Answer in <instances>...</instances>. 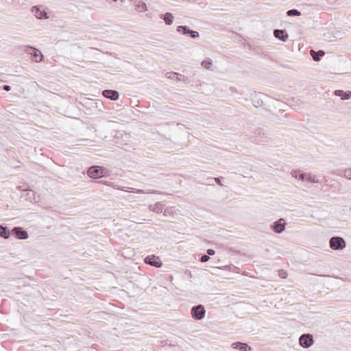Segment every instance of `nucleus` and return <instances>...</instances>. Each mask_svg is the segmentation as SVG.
<instances>
[{"instance_id": "obj_1", "label": "nucleus", "mask_w": 351, "mask_h": 351, "mask_svg": "<svg viewBox=\"0 0 351 351\" xmlns=\"http://www.w3.org/2000/svg\"><path fill=\"white\" fill-rule=\"evenodd\" d=\"M267 138V132L261 128L256 129L250 137V141L256 144H260L266 142Z\"/></svg>"}, {"instance_id": "obj_2", "label": "nucleus", "mask_w": 351, "mask_h": 351, "mask_svg": "<svg viewBox=\"0 0 351 351\" xmlns=\"http://www.w3.org/2000/svg\"><path fill=\"white\" fill-rule=\"evenodd\" d=\"M291 175L296 179H299L302 181H306L309 183H317L319 182L318 179L315 176H311L310 174L303 173L300 170L293 171L291 172Z\"/></svg>"}, {"instance_id": "obj_3", "label": "nucleus", "mask_w": 351, "mask_h": 351, "mask_svg": "<svg viewBox=\"0 0 351 351\" xmlns=\"http://www.w3.org/2000/svg\"><path fill=\"white\" fill-rule=\"evenodd\" d=\"M330 247L333 250H342L346 246V241L340 237H332L329 241Z\"/></svg>"}, {"instance_id": "obj_4", "label": "nucleus", "mask_w": 351, "mask_h": 351, "mask_svg": "<svg viewBox=\"0 0 351 351\" xmlns=\"http://www.w3.org/2000/svg\"><path fill=\"white\" fill-rule=\"evenodd\" d=\"M191 314L195 320H201L205 317L206 309L202 304H198L191 308Z\"/></svg>"}, {"instance_id": "obj_5", "label": "nucleus", "mask_w": 351, "mask_h": 351, "mask_svg": "<svg viewBox=\"0 0 351 351\" xmlns=\"http://www.w3.org/2000/svg\"><path fill=\"white\" fill-rule=\"evenodd\" d=\"M313 342V337L309 333L303 334L299 338V343L304 348H310Z\"/></svg>"}, {"instance_id": "obj_6", "label": "nucleus", "mask_w": 351, "mask_h": 351, "mask_svg": "<svg viewBox=\"0 0 351 351\" xmlns=\"http://www.w3.org/2000/svg\"><path fill=\"white\" fill-rule=\"evenodd\" d=\"M104 169L99 166H91L88 169L87 174L91 178H99L103 176Z\"/></svg>"}, {"instance_id": "obj_7", "label": "nucleus", "mask_w": 351, "mask_h": 351, "mask_svg": "<svg viewBox=\"0 0 351 351\" xmlns=\"http://www.w3.org/2000/svg\"><path fill=\"white\" fill-rule=\"evenodd\" d=\"M11 234L18 239H27L29 237L28 232L23 228L19 226L14 227L11 230Z\"/></svg>"}, {"instance_id": "obj_8", "label": "nucleus", "mask_w": 351, "mask_h": 351, "mask_svg": "<svg viewBox=\"0 0 351 351\" xmlns=\"http://www.w3.org/2000/svg\"><path fill=\"white\" fill-rule=\"evenodd\" d=\"M144 262L147 265L155 267L156 268H160L162 265V263L159 257L154 255H149L146 256L144 259Z\"/></svg>"}, {"instance_id": "obj_9", "label": "nucleus", "mask_w": 351, "mask_h": 351, "mask_svg": "<svg viewBox=\"0 0 351 351\" xmlns=\"http://www.w3.org/2000/svg\"><path fill=\"white\" fill-rule=\"evenodd\" d=\"M285 225L286 223L285 219L281 218L273 223L271 225V229L274 232L280 234L285 230Z\"/></svg>"}, {"instance_id": "obj_10", "label": "nucleus", "mask_w": 351, "mask_h": 351, "mask_svg": "<svg viewBox=\"0 0 351 351\" xmlns=\"http://www.w3.org/2000/svg\"><path fill=\"white\" fill-rule=\"evenodd\" d=\"M32 12L38 19H45L49 18L47 13L45 10H41L38 6H33L32 8Z\"/></svg>"}, {"instance_id": "obj_11", "label": "nucleus", "mask_w": 351, "mask_h": 351, "mask_svg": "<svg viewBox=\"0 0 351 351\" xmlns=\"http://www.w3.org/2000/svg\"><path fill=\"white\" fill-rule=\"evenodd\" d=\"M102 95L107 99L112 101H116L119 99V94L117 90H104L102 92Z\"/></svg>"}, {"instance_id": "obj_12", "label": "nucleus", "mask_w": 351, "mask_h": 351, "mask_svg": "<svg viewBox=\"0 0 351 351\" xmlns=\"http://www.w3.org/2000/svg\"><path fill=\"white\" fill-rule=\"evenodd\" d=\"M166 75L168 78L175 80L178 82L183 81L184 83L189 82L188 77L182 76V75L176 72L167 73Z\"/></svg>"}, {"instance_id": "obj_13", "label": "nucleus", "mask_w": 351, "mask_h": 351, "mask_svg": "<svg viewBox=\"0 0 351 351\" xmlns=\"http://www.w3.org/2000/svg\"><path fill=\"white\" fill-rule=\"evenodd\" d=\"M27 49L32 51V52L28 51V53L33 56V59L36 62H40L43 60V56L39 50L30 46L27 47Z\"/></svg>"}, {"instance_id": "obj_14", "label": "nucleus", "mask_w": 351, "mask_h": 351, "mask_svg": "<svg viewBox=\"0 0 351 351\" xmlns=\"http://www.w3.org/2000/svg\"><path fill=\"white\" fill-rule=\"evenodd\" d=\"M231 347L240 351H250L252 350L251 347L246 343L239 341L232 343Z\"/></svg>"}, {"instance_id": "obj_15", "label": "nucleus", "mask_w": 351, "mask_h": 351, "mask_svg": "<svg viewBox=\"0 0 351 351\" xmlns=\"http://www.w3.org/2000/svg\"><path fill=\"white\" fill-rule=\"evenodd\" d=\"M274 35L276 38L282 41H286L288 38V34L285 29H275Z\"/></svg>"}, {"instance_id": "obj_16", "label": "nucleus", "mask_w": 351, "mask_h": 351, "mask_svg": "<svg viewBox=\"0 0 351 351\" xmlns=\"http://www.w3.org/2000/svg\"><path fill=\"white\" fill-rule=\"evenodd\" d=\"M334 95L340 97L342 100H347L351 97V91L345 92L342 90H336Z\"/></svg>"}, {"instance_id": "obj_17", "label": "nucleus", "mask_w": 351, "mask_h": 351, "mask_svg": "<svg viewBox=\"0 0 351 351\" xmlns=\"http://www.w3.org/2000/svg\"><path fill=\"white\" fill-rule=\"evenodd\" d=\"M160 17L164 20L165 24L167 25H170L173 23V16L170 12H166L164 14H161Z\"/></svg>"}, {"instance_id": "obj_18", "label": "nucleus", "mask_w": 351, "mask_h": 351, "mask_svg": "<svg viewBox=\"0 0 351 351\" xmlns=\"http://www.w3.org/2000/svg\"><path fill=\"white\" fill-rule=\"evenodd\" d=\"M325 52L322 50H319L318 51H315L314 50H311V56L313 60L315 62H318L320 60L321 57L324 56Z\"/></svg>"}, {"instance_id": "obj_19", "label": "nucleus", "mask_w": 351, "mask_h": 351, "mask_svg": "<svg viewBox=\"0 0 351 351\" xmlns=\"http://www.w3.org/2000/svg\"><path fill=\"white\" fill-rule=\"evenodd\" d=\"M149 209L156 213H161L164 209V204L161 202H157L154 205H150Z\"/></svg>"}, {"instance_id": "obj_20", "label": "nucleus", "mask_w": 351, "mask_h": 351, "mask_svg": "<svg viewBox=\"0 0 351 351\" xmlns=\"http://www.w3.org/2000/svg\"><path fill=\"white\" fill-rule=\"evenodd\" d=\"M11 234V231L5 226L0 225V237L3 239H8Z\"/></svg>"}, {"instance_id": "obj_21", "label": "nucleus", "mask_w": 351, "mask_h": 351, "mask_svg": "<svg viewBox=\"0 0 351 351\" xmlns=\"http://www.w3.org/2000/svg\"><path fill=\"white\" fill-rule=\"evenodd\" d=\"M176 31L184 36H189L191 29L188 26L179 25L177 27Z\"/></svg>"}, {"instance_id": "obj_22", "label": "nucleus", "mask_w": 351, "mask_h": 351, "mask_svg": "<svg viewBox=\"0 0 351 351\" xmlns=\"http://www.w3.org/2000/svg\"><path fill=\"white\" fill-rule=\"evenodd\" d=\"M135 9L136 11L142 12L147 10V5L143 1L135 2Z\"/></svg>"}, {"instance_id": "obj_23", "label": "nucleus", "mask_w": 351, "mask_h": 351, "mask_svg": "<svg viewBox=\"0 0 351 351\" xmlns=\"http://www.w3.org/2000/svg\"><path fill=\"white\" fill-rule=\"evenodd\" d=\"M287 15L289 16H300L301 15V12L299 10H296V9H291V10H289L287 12Z\"/></svg>"}, {"instance_id": "obj_24", "label": "nucleus", "mask_w": 351, "mask_h": 351, "mask_svg": "<svg viewBox=\"0 0 351 351\" xmlns=\"http://www.w3.org/2000/svg\"><path fill=\"white\" fill-rule=\"evenodd\" d=\"M212 64H213V61L210 58H208L202 62V66H204L205 69H209L210 67L212 66Z\"/></svg>"}, {"instance_id": "obj_25", "label": "nucleus", "mask_w": 351, "mask_h": 351, "mask_svg": "<svg viewBox=\"0 0 351 351\" xmlns=\"http://www.w3.org/2000/svg\"><path fill=\"white\" fill-rule=\"evenodd\" d=\"M136 193H139V194H144V193H154V194H160L161 192L158 191H152L151 192H147V191H145L144 190H142V189H137L136 191Z\"/></svg>"}, {"instance_id": "obj_26", "label": "nucleus", "mask_w": 351, "mask_h": 351, "mask_svg": "<svg viewBox=\"0 0 351 351\" xmlns=\"http://www.w3.org/2000/svg\"><path fill=\"white\" fill-rule=\"evenodd\" d=\"M189 36L191 37V38L195 39L199 38V34L197 31L191 29Z\"/></svg>"}, {"instance_id": "obj_27", "label": "nucleus", "mask_w": 351, "mask_h": 351, "mask_svg": "<svg viewBox=\"0 0 351 351\" xmlns=\"http://www.w3.org/2000/svg\"><path fill=\"white\" fill-rule=\"evenodd\" d=\"M343 176L351 180V169H346L343 171Z\"/></svg>"}, {"instance_id": "obj_28", "label": "nucleus", "mask_w": 351, "mask_h": 351, "mask_svg": "<svg viewBox=\"0 0 351 351\" xmlns=\"http://www.w3.org/2000/svg\"><path fill=\"white\" fill-rule=\"evenodd\" d=\"M209 259H210V256H208L207 254H204V255H202L201 256L200 261L202 263H206V262L208 261Z\"/></svg>"}, {"instance_id": "obj_29", "label": "nucleus", "mask_w": 351, "mask_h": 351, "mask_svg": "<svg viewBox=\"0 0 351 351\" xmlns=\"http://www.w3.org/2000/svg\"><path fill=\"white\" fill-rule=\"evenodd\" d=\"M214 180L219 185L223 186L222 181L224 180L223 177L215 178Z\"/></svg>"}, {"instance_id": "obj_30", "label": "nucleus", "mask_w": 351, "mask_h": 351, "mask_svg": "<svg viewBox=\"0 0 351 351\" xmlns=\"http://www.w3.org/2000/svg\"><path fill=\"white\" fill-rule=\"evenodd\" d=\"M278 273L279 276L282 278H286L287 276V272L282 269L279 270Z\"/></svg>"}, {"instance_id": "obj_31", "label": "nucleus", "mask_w": 351, "mask_h": 351, "mask_svg": "<svg viewBox=\"0 0 351 351\" xmlns=\"http://www.w3.org/2000/svg\"><path fill=\"white\" fill-rule=\"evenodd\" d=\"M206 253H207V255L210 256L214 255L215 254V251L213 249H208L206 250Z\"/></svg>"}, {"instance_id": "obj_32", "label": "nucleus", "mask_w": 351, "mask_h": 351, "mask_svg": "<svg viewBox=\"0 0 351 351\" xmlns=\"http://www.w3.org/2000/svg\"><path fill=\"white\" fill-rule=\"evenodd\" d=\"M3 90L5 91H10L11 90V87L9 85H3Z\"/></svg>"}, {"instance_id": "obj_33", "label": "nucleus", "mask_w": 351, "mask_h": 351, "mask_svg": "<svg viewBox=\"0 0 351 351\" xmlns=\"http://www.w3.org/2000/svg\"><path fill=\"white\" fill-rule=\"evenodd\" d=\"M164 213V215H165V216H167V215H168V214L169 213V210H168V209H165V210H164V213Z\"/></svg>"}, {"instance_id": "obj_34", "label": "nucleus", "mask_w": 351, "mask_h": 351, "mask_svg": "<svg viewBox=\"0 0 351 351\" xmlns=\"http://www.w3.org/2000/svg\"><path fill=\"white\" fill-rule=\"evenodd\" d=\"M230 90H231L232 92H236L237 91V89L234 87H231Z\"/></svg>"}, {"instance_id": "obj_35", "label": "nucleus", "mask_w": 351, "mask_h": 351, "mask_svg": "<svg viewBox=\"0 0 351 351\" xmlns=\"http://www.w3.org/2000/svg\"><path fill=\"white\" fill-rule=\"evenodd\" d=\"M108 3H111L112 1H117V0H106Z\"/></svg>"}, {"instance_id": "obj_36", "label": "nucleus", "mask_w": 351, "mask_h": 351, "mask_svg": "<svg viewBox=\"0 0 351 351\" xmlns=\"http://www.w3.org/2000/svg\"><path fill=\"white\" fill-rule=\"evenodd\" d=\"M121 2H124V0H121Z\"/></svg>"}]
</instances>
